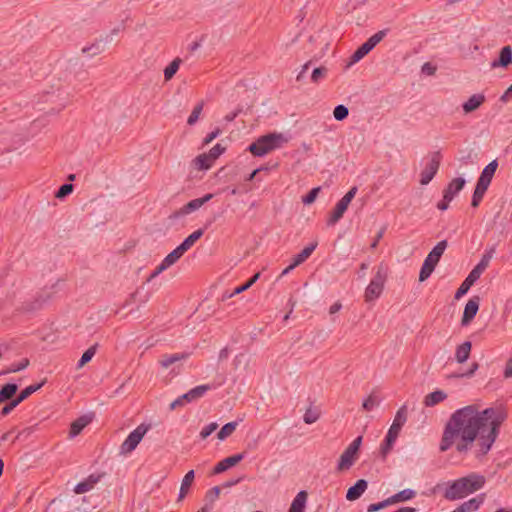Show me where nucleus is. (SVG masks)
Instances as JSON below:
<instances>
[{"label": "nucleus", "instance_id": "1", "mask_svg": "<svg viewBox=\"0 0 512 512\" xmlns=\"http://www.w3.org/2000/svg\"><path fill=\"white\" fill-rule=\"evenodd\" d=\"M505 419V412L499 408L480 411L473 404L457 409L444 427L439 449L445 452L455 445L459 454L473 450L475 457L481 458L490 451Z\"/></svg>", "mask_w": 512, "mask_h": 512}, {"label": "nucleus", "instance_id": "2", "mask_svg": "<svg viewBox=\"0 0 512 512\" xmlns=\"http://www.w3.org/2000/svg\"><path fill=\"white\" fill-rule=\"evenodd\" d=\"M486 483L484 475L471 472L468 475L449 481L444 490V498L449 501L460 500L481 490Z\"/></svg>", "mask_w": 512, "mask_h": 512}, {"label": "nucleus", "instance_id": "3", "mask_svg": "<svg viewBox=\"0 0 512 512\" xmlns=\"http://www.w3.org/2000/svg\"><path fill=\"white\" fill-rule=\"evenodd\" d=\"M289 142V137L283 133L273 132L260 136L255 142L249 145L248 151L254 156L262 157L273 150L282 148Z\"/></svg>", "mask_w": 512, "mask_h": 512}, {"label": "nucleus", "instance_id": "4", "mask_svg": "<svg viewBox=\"0 0 512 512\" xmlns=\"http://www.w3.org/2000/svg\"><path fill=\"white\" fill-rule=\"evenodd\" d=\"M407 421V406H401L396 412L392 425L390 426L384 442L381 445V453L386 456L393 448L399 433Z\"/></svg>", "mask_w": 512, "mask_h": 512}, {"label": "nucleus", "instance_id": "5", "mask_svg": "<svg viewBox=\"0 0 512 512\" xmlns=\"http://www.w3.org/2000/svg\"><path fill=\"white\" fill-rule=\"evenodd\" d=\"M447 240H442L436 244V246L429 252L427 257L425 258L420 273H419V281L423 282L427 280L430 275L433 273L436 265L438 264L441 256L447 248Z\"/></svg>", "mask_w": 512, "mask_h": 512}, {"label": "nucleus", "instance_id": "6", "mask_svg": "<svg viewBox=\"0 0 512 512\" xmlns=\"http://www.w3.org/2000/svg\"><path fill=\"white\" fill-rule=\"evenodd\" d=\"M387 275L388 267L385 264L380 263L377 266V270L374 277L371 279L369 285L366 287L365 300L367 302L374 301L382 294L384 284L387 280Z\"/></svg>", "mask_w": 512, "mask_h": 512}, {"label": "nucleus", "instance_id": "7", "mask_svg": "<svg viewBox=\"0 0 512 512\" xmlns=\"http://www.w3.org/2000/svg\"><path fill=\"white\" fill-rule=\"evenodd\" d=\"M362 439H363L362 436H358L344 450V452L341 454L339 461H338V465H337L338 471H345V470L350 469L353 466V464L355 463V461L358 458V452H359L360 446L362 444Z\"/></svg>", "mask_w": 512, "mask_h": 512}, {"label": "nucleus", "instance_id": "8", "mask_svg": "<svg viewBox=\"0 0 512 512\" xmlns=\"http://www.w3.org/2000/svg\"><path fill=\"white\" fill-rule=\"evenodd\" d=\"M148 428V426L141 424L132 432H130V434L127 436V438L120 446V453L126 455L135 450L140 441L142 440V438L144 437V435L147 433Z\"/></svg>", "mask_w": 512, "mask_h": 512}, {"label": "nucleus", "instance_id": "9", "mask_svg": "<svg viewBox=\"0 0 512 512\" xmlns=\"http://www.w3.org/2000/svg\"><path fill=\"white\" fill-rule=\"evenodd\" d=\"M442 155L439 151L433 152L430 155L429 161L426 163L424 169L420 174V184L427 185L429 184L434 176L437 174L440 163H441Z\"/></svg>", "mask_w": 512, "mask_h": 512}, {"label": "nucleus", "instance_id": "10", "mask_svg": "<svg viewBox=\"0 0 512 512\" xmlns=\"http://www.w3.org/2000/svg\"><path fill=\"white\" fill-rule=\"evenodd\" d=\"M386 35V30H381L372 35L351 55L350 63H356L366 56Z\"/></svg>", "mask_w": 512, "mask_h": 512}, {"label": "nucleus", "instance_id": "11", "mask_svg": "<svg viewBox=\"0 0 512 512\" xmlns=\"http://www.w3.org/2000/svg\"><path fill=\"white\" fill-rule=\"evenodd\" d=\"M184 251L181 250L179 246H177L173 251H171L163 260L162 262L155 268L153 273L151 274L150 278H155L159 274H161L163 271L174 265L183 255Z\"/></svg>", "mask_w": 512, "mask_h": 512}, {"label": "nucleus", "instance_id": "12", "mask_svg": "<svg viewBox=\"0 0 512 512\" xmlns=\"http://www.w3.org/2000/svg\"><path fill=\"white\" fill-rule=\"evenodd\" d=\"M480 306V297H471L465 305L463 316L461 319V325L463 327L468 326L475 318Z\"/></svg>", "mask_w": 512, "mask_h": 512}, {"label": "nucleus", "instance_id": "13", "mask_svg": "<svg viewBox=\"0 0 512 512\" xmlns=\"http://www.w3.org/2000/svg\"><path fill=\"white\" fill-rule=\"evenodd\" d=\"M105 473H99V474H91L83 481L79 482L74 487V493L75 494H83L86 493L94 488V486L100 482V480L104 477Z\"/></svg>", "mask_w": 512, "mask_h": 512}, {"label": "nucleus", "instance_id": "14", "mask_svg": "<svg viewBox=\"0 0 512 512\" xmlns=\"http://www.w3.org/2000/svg\"><path fill=\"white\" fill-rule=\"evenodd\" d=\"M497 167H498L497 160H493L488 165H486L484 167L483 171L481 172L480 177L477 180V184L488 188L493 179V176L497 170Z\"/></svg>", "mask_w": 512, "mask_h": 512}, {"label": "nucleus", "instance_id": "15", "mask_svg": "<svg viewBox=\"0 0 512 512\" xmlns=\"http://www.w3.org/2000/svg\"><path fill=\"white\" fill-rule=\"evenodd\" d=\"M243 457H244V455L242 453L229 456V457L221 460L220 462H218L216 464V466L214 467L213 472L215 474H220V473L226 471L227 469H229L230 467L237 465L243 459Z\"/></svg>", "mask_w": 512, "mask_h": 512}, {"label": "nucleus", "instance_id": "16", "mask_svg": "<svg viewBox=\"0 0 512 512\" xmlns=\"http://www.w3.org/2000/svg\"><path fill=\"white\" fill-rule=\"evenodd\" d=\"M486 98L482 93L473 94L467 101L462 104V108L465 114L474 112L477 110L484 102Z\"/></svg>", "mask_w": 512, "mask_h": 512}, {"label": "nucleus", "instance_id": "17", "mask_svg": "<svg viewBox=\"0 0 512 512\" xmlns=\"http://www.w3.org/2000/svg\"><path fill=\"white\" fill-rule=\"evenodd\" d=\"M368 483L364 479H359L353 486H351L346 493V498L349 501H355L359 499L362 494L366 491Z\"/></svg>", "mask_w": 512, "mask_h": 512}, {"label": "nucleus", "instance_id": "18", "mask_svg": "<svg viewBox=\"0 0 512 512\" xmlns=\"http://www.w3.org/2000/svg\"><path fill=\"white\" fill-rule=\"evenodd\" d=\"M512 62V48L504 46L499 53V58L491 63L492 68L507 67Z\"/></svg>", "mask_w": 512, "mask_h": 512}, {"label": "nucleus", "instance_id": "19", "mask_svg": "<svg viewBox=\"0 0 512 512\" xmlns=\"http://www.w3.org/2000/svg\"><path fill=\"white\" fill-rule=\"evenodd\" d=\"M465 179L462 177H457L452 179L447 187L443 190V194L448 195L451 197V199H454V197L464 188L465 186Z\"/></svg>", "mask_w": 512, "mask_h": 512}, {"label": "nucleus", "instance_id": "20", "mask_svg": "<svg viewBox=\"0 0 512 512\" xmlns=\"http://www.w3.org/2000/svg\"><path fill=\"white\" fill-rule=\"evenodd\" d=\"M480 277L474 273L472 270L468 274V276L465 278V280L461 283L459 288L457 289L455 293V299H460L462 296H464L471 286L479 279Z\"/></svg>", "mask_w": 512, "mask_h": 512}, {"label": "nucleus", "instance_id": "21", "mask_svg": "<svg viewBox=\"0 0 512 512\" xmlns=\"http://www.w3.org/2000/svg\"><path fill=\"white\" fill-rule=\"evenodd\" d=\"M189 356H190V353H187V352L175 353V354H165L160 358L159 364L161 365L162 368L167 369L172 364H174L178 361L186 360L187 358H189Z\"/></svg>", "mask_w": 512, "mask_h": 512}, {"label": "nucleus", "instance_id": "22", "mask_svg": "<svg viewBox=\"0 0 512 512\" xmlns=\"http://www.w3.org/2000/svg\"><path fill=\"white\" fill-rule=\"evenodd\" d=\"M307 498L308 494L306 491L298 492L294 497L288 512H305Z\"/></svg>", "mask_w": 512, "mask_h": 512}, {"label": "nucleus", "instance_id": "23", "mask_svg": "<svg viewBox=\"0 0 512 512\" xmlns=\"http://www.w3.org/2000/svg\"><path fill=\"white\" fill-rule=\"evenodd\" d=\"M349 204L344 202L343 200H339L334 208V210L331 212L330 217L327 221L328 225H335L344 215L348 208Z\"/></svg>", "mask_w": 512, "mask_h": 512}, {"label": "nucleus", "instance_id": "24", "mask_svg": "<svg viewBox=\"0 0 512 512\" xmlns=\"http://www.w3.org/2000/svg\"><path fill=\"white\" fill-rule=\"evenodd\" d=\"M472 344L470 341H465L458 345L455 350V359L458 363H464L468 360L471 353Z\"/></svg>", "mask_w": 512, "mask_h": 512}, {"label": "nucleus", "instance_id": "25", "mask_svg": "<svg viewBox=\"0 0 512 512\" xmlns=\"http://www.w3.org/2000/svg\"><path fill=\"white\" fill-rule=\"evenodd\" d=\"M91 418L84 415L76 419L71 423L69 435L71 438L76 437L79 435L82 430L90 423Z\"/></svg>", "mask_w": 512, "mask_h": 512}, {"label": "nucleus", "instance_id": "26", "mask_svg": "<svg viewBox=\"0 0 512 512\" xmlns=\"http://www.w3.org/2000/svg\"><path fill=\"white\" fill-rule=\"evenodd\" d=\"M195 473L194 470L188 471L184 478L182 479L179 495H178V501H182L186 495L189 492V489L194 481Z\"/></svg>", "mask_w": 512, "mask_h": 512}, {"label": "nucleus", "instance_id": "27", "mask_svg": "<svg viewBox=\"0 0 512 512\" xmlns=\"http://www.w3.org/2000/svg\"><path fill=\"white\" fill-rule=\"evenodd\" d=\"M213 198V194H206L201 198H196L191 201H189L187 204L184 205L185 210L184 213H192L196 210H198L200 207H202L205 203H207L209 200Z\"/></svg>", "mask_w": 512, "mask_h": 512}, {"label": "nucleus", "instance_id": "28", "mask_svg": "<svg viewBox=\"0 0 512 512\" xmlns=\"http://www.w3.org/2000/svg\"><path fill=\"white\" fill-rule=\"evenodd\" d=\"M447 398V394L442 390H436L427 394L424 398V405L426 407H433L438 403L444 401Z\"/></svg>", "mask_w": 512, "mask_h": 512}, {"label": "nucleus", "instance_id": "29", "mask_svg": "<svg viewBox=\"0 0 512 512\" xmlns=\"http://www.w3.org/2000/svg\"><path fill=\"white\" fill-rule=\"evenodd\" d=\"M217 386L214 384H203L196 386L189 390L190 399L194 401L202 398L208 391L215 389Z\"/></svg>", "mask_w": 512, "mask_h": 512}, {"label": "nucleus", "instance_id": "30", "mask_svg": "<svg viewBox=\"0 0 512 512\" xmlns=\"http://www.w3.org/2000/svg\"><path fill=\"white\" fill-rule=\"evenodd\" d=\"M317 245H318L317 242L310 243L300 253L295 255V257L293 259L294 265L298 266V265L302 264L303 262H305L311 256L313 251L316 249Z\"/></svg>", "mask_w": 512, "mask_h": 512}, {"label": "nucleus", "instance_id": "31", "mask_svg": "<svg viewBox=\"0 0 512 512\" xmlns=\"http://www.w3.org/2000/svg\"><path fill=\"white\" fill-rule=\"evenodd\" d=\"M203 229H198L191 233L184 241L179 245L181 250L187 252L203 235Z\"/></svg>", "mask_w": 512, "mask_h": 512}, {"label": "nucleus", "instance_id": "32", "mask_svg": "<svg viewBox=\"0 0 512 512\" xmlns=\"http://www.w3.org/2000/svg\"><path fill=\"white\" fill-rule=\"evenodd\" d=\"M416 496V492L412 489H404L390 497L389 500H390V503L391 505L392 504H395V503H399V502H404V501H407V500H411L413 499L414 497Z\"/></svg>", "mask_w": 512, "mask_h": 512}, {"label": "nucleus", "instance_id": "33", "mask_svg": "<svg viewBox=\"0 0 512 512\" xmlns=\"http://www.w3.org/2000/svg\"><path fill=\"white\" fill-rule=\"evenodd\" d=\"M18 386L14 383H7L0 389V403L10 400L17 392Z\"/></svg>", "mask_w": 512, "mask_h": 512}, {"label": "nucleus", "instance_id": "34", "mask_svg": "<svg viewBox=\"0 0 512 512\" xmlns=\"http://www.w3.org/2000/svg\"><path fill=\"white\" fill-rule=\"evenodd\" d=\"M182 63L181 58L176 57L165 69L164 79L170 81L179 70L180 64Z\"/></svg>", "mask_w": 512, "mask_h": 512}, {"label": "nucleus", "instance_id": "35", "mask_svg": "<svg viewBox=\"0 0 512 512\" xmlns=\"http://www.w3.org/2000/svg\"><path fill=\"white\" fill-rule=\"evenodd\" d=\"M493 250L485 253L480 262L472 269L474 273H476L479 277L481 274L485 271V269L488 267L490 260L492 258Z\"/></svg>", "mask_w": 512, "mask_h": 512}, {"label": "nucleus", "instance_id": "36", "mask_svg": "<svg viewBox=\"0 0 512 512\" xmlns=\"http://www.w3.org/2000/svg\"><path fill=\"white\" fill-rule=\"evenodd\" d=\"M43 384L44 382L27 386L20 392V394L15 398V400L17 401L18 404H20L34 392L38 391L43 386Z\"/></svg>", "mask_w": 512, "mask_h": 512}, {"label": "nucleus", "instance_id": "37", "mask_svg": "<svg viewBox=\"0 0 512 512\" xmlns=\"http://www.w3.org/2000/svg\"><path fill=\"white\" fill-rule=\"evenodd\" d=\"M487 190H488V188L476 183V187H475L474 193L472 195V201H471L472 207L476 208L480 205Z\"/></svg>", "mask_w": 512, "mask_h": 512}, {"label": "nucleus", "instance_id": "38", "mask_svg": "<svg viewBox=\"0 0 512 512\" xmlns=\"http://www.w3.org/2000/svg\"><path fill=\"white\" fill-rule=\"evenodd\" d=\"M194 162L196 167L200 170H207L213 164V161L209 159L207 154H200L195 158Z\"/></svg>", "mask_w": 512, "mask_h": 512}, {"label": "nucleus", "instance_id": "39", "mask_svg": "<svg viewBox=\"0 0 512 512\" xmlns=\"http://www.w3.org/2000/svg\"><path fill=\"white\" fill-rule=\"evenodd\" d=\"M237 423L236 422H229L225 424L220 431L217 433V437L219 440H224L227 437H229L236 429Z\"/></svg>", "mask_w": 512, "mask_h": 512}, {"label": "nucleus", "instance_id": "40", "mask_svg": "<svg viewBox=\"0 0 512 512\" xmlns=\"http://www.w3.org/2000/svg\"><path fill=\"white\" fill-rule=\"evenodd\" d=\"M29 365V359L23 358L19 363L11 364L7 369L1 372L2 375L14 373L25 369Z\"/></svg>", "mask_w": 512, "mask_h": 512}, {"label": "nucleus", "instance_id": "41", "mask_svg": "<svg viewBox=\"0 0 512 512\" xmlns=\"http://www.w3.org/2000/svg\"><path fill=\"white\" fill-rule=\"evenodd\" d=\"M97 344H94L93 346L89 347L82 355L78 362V367H83L85 364H87L93 356L96 354L97 351Z\"/></svg>", "mask_w": 512, "mask_h": 512}, {"label": "nucleus", "instance_id": "42", "mask_svg": "<svg viewBox=\"0 0 512 512\" xmlns=\"http://www.w3.org/2000/svg\"><path fill=\"white\" fill-rule=\"evenodd\" d=\"M202 110H203V102H200L193 108L190 116L188 117V120H187L188 125H194L198 121Z\"/></svg>", "mask_w": 512, "mask_h": 512}, {"label": "nucleus", "instance_id": "43", "mask_svg": "<svg viewBox=\"0 0 512 512\" xmlns=\"http://www.w3.org/2000/svg\"><path fill=\"white\" fill-rule=\"evenodd\" d=\"M349 115V110L344 105H337L333 110V116L338 121H343Z\"/></svg>", "mask_w": 512, "mask_h": 512}, {"label": "nucleus", "instance_id": "44", "mask_svg": "<svg viewBox=\"0 0 512 512\" xmlns=\"http://www.w3.org/2000/svg\"><path fill=\"white\" fill-rule=\"evenodd\" d=\"M485 500V494H479L478 496L471 498L470 500L466 501L468 506L470 507L471 512L476 511L480 508V506L483 504Z\"/></svg>", "mask_w": 512, "mask_h": 512}, {"label": "nucleus", "instance_id": "45", "mask_svg": "<svg viewBox=\"0 0 512 512\" xmlns=\"http://www.w3.org/2000/svg\"><path fill=\"white\" fill-rule=\"evenodd\" d=\"M221 488L214 486L206 492L205 500L210 504H213L220 496Z\"/></svg>", "mask_w": 512, "mask_h": 512}, {"label": "nucleus", "instance_id": "46", "mask_svg": "<svg viewBox=\"0 0 512 512\" xmlns=\"http://www.w3.org/2000/svg\"><path fill=\"white\" fill-rule=\"evenodd\" d=\"M319 412L315 409L308 408L304 414L303 420L306 424H312L319 419Z\"/></svg>", "mask_w": 512, "mask_h": 512}, {"label": "nucleus", "instance_id": "47", "mask_svg": "<svg viewBox=\"0 0 512 512\" xmlns=\"http://www.w3.org/2000/svg\"><path fill=\"white\" fill-rule=\"evenodd\" d=\"M225 151V147H223L221 144H216L214 147H212L207 154L209 159L213 162Z\"/></svg>", "mask_w": 512, "mask_h": 512}, {"label": "nucleus", "instance_id": "48", "mask_svg": "<svg viewBox=\"0 0 512 512\" xmlns=\"http://www.w3.org/2000/svg\"><path fill=\"white\" fill-rule=\"evenodd\" d=\"M218 428V424L216 422H212L205 427L202 428L200 431V438L206 439L208 436H210L216 429Z\"/></svg>", "mask_w": 512, "mask_h": 512}, {"label": "nucleus", "instance_id": "49", "mask_svg": "<svg viewBox=\"0 0 512 512\" xmlns=\"http://www.w3.org/2000/svg\"><path fill=\"white\" fill-rule=\"evenodd\" d=\"M73 191V185L72 184H63L58 191L56 192L55 196L59 199H62L69 194H71Z\"/></svg>", "mask_w": 512, "mask_h": 512}, {"label": "nucleus", "instance_id": "50", "mask_svg": "<svg viewBox=\"0 0 512 512\" xmlns=\"http://www.w3.org/2000/svg\"><path fill=\"white\" fill-rule=\"evenodd\" d=\"M327 73V69L325 67H318V68H315L312 72V75H311V80L314 82V83H317L319 82L322 78L325 77Z\"/></svg>", "mask_w": 512, "mask_h": 512}, {"label": "nucleus", "instance_id": "51", "mask_svg": "<svg viewBox=\"0 0 512 512\" xmlns=\"http://www.w3.org/2000/svg\"><path fill=\"white\" fill-rule=\"evenodd\" d=\"M388 505H391L389 498L378 503L370 504L367 508V512H376L387 507Z\"/></svg>", "mask_w": 512, "mask_h": 512}, {"label": "nucleus", "instance_id": "52", "mask_svg": "<svg viewBox=\"0 0 512 512\" xmlns=\"http://www.w3.org/2000/svg\"><path fill=\"white\" fill-rule=\"evenodd\" d=\"M377 405V398L373 395H370L366 400H364L362 407L366 411H372Z\"/></svg>", "mask_w": 512, "mask_h": 512}, {"label": "nucleus", "instance_id": "53", "mask_svg": "<svg viewBox=\"0 0 512 512\" xmlns=\"http://www.w3.org/2000/svg\"><path fill=\"white\" fill-rule=\"evenodd\" d=\"M320 191V187H316V188H313L309 191L308 194H306L303 198H302V202L304 204H311L315 201L318 193Z\"/></svg>", "mask_w": 512, "mask_h": 512}, {"label": "nucleus", "instance_id": "54", "mask_svg": "<svg viewBox=\"0 0 512 512\" xmlns=\"http://www.w3.org/2000/svg\"><path fill=\"white\" fill-rule=\"evenodd\" d=\"M19 404L15 399H12L7 405H5L1 410L2 416H7L15 407H17Z\"/></svg>", "mask_w": 512, "mask_h": 512}, {"label": "nucleus", "instance_id": "55", "mask_svg": "<svg viewBox=\"0 0 512 512\" xmlns=\"http://www.w3.org/2000/svg\"><path fill=\"white\" fill-rule=\"evenodd\" d=\"M452 200L453 199H451V197H449L448 195L443 194V199L437 203V208L442 210V211L447 210L448 207H449V203Z\"/></svg>", "mask_w": 512, "mask_h": 512}, {"label": "nucleus", "instance_id": "56", "mask_svg": "<svg viewBox=\"0 0 512 512\" xmlns=\"http://www.w3.org/2000/svg\"><path fill=\"white\" fill-rule=\"evenodd\" d=\"M82 51L83 53H90V55H97L102 52V49L99 44H93L89 47H84Z\"/></svg>", "mask_w": 512, "mask_h": 512}, {"label": "nucleus", "instance_id": "57", "mask_svg": "<svg viewBox=\"0 0 512 512\" xmlns=\"http://www.w3.org/2000/svg\"><path fill=\"white\" fill-rule=\"evenodd\" d=\"M220 133H221L220 128H216L212 132L208 133L203 141V145H208L209 143H211L216 137L219 136Z\"/></svg>", "mask_w": 512, "mask_h": 512}, {"label": "nucleus", "instance_id": "58", "mask_svg": "<svg viewBox=\"0 0 512 512\" xmlns=\"http://www.w3.org/2000/svg\"><path fill=\"white\" fill-rule=\"evenodd\" d=\"M358 189L356 186L352 187L342 198L341 200H343L344 202H346L347 204H350V202L353 200V198L355 197L356 193H357Z\"/></svg>", "mask_w": 512, "mask_h": 512}, {"label": "nucleus", "instance_id": "59", "mask_svg": "<svg viewBox=\"0 0 512 512\" xmlns=\"http://www.w3.org/2000/svg\"><path fill=\"white\" fill-rule=\"evenodd\" d=\"M184 210H185V207H181L180 209L174 211L170 216H169V219L171 220H176V219H179V218H183L185 217L186 215H188L189 213H184Z\"/></svg>", "mask_w": 512, "mask_h": 512}, {"label": "nucleus", "instance_id": "60", "mask_svg": "<svg viewBox=\"0 0 512 512\" xmlns=\"http://www.w3.org/2000/svg\"><path fill=\"white\" fill-rule=\"evenodd\" d=\"M512 99V84L508 87V89L504 92V94L501 96L500 100L502 102H508Z\"/></svg>", "mask_w": 512, "mask_h": 512}, {"label": "nucleus", "instance_id": "61", "mask_svg": "<svg viewBox=\"0 0 512 512\" xmlns=\"http://www.w3.org/2000/svg\"><path fill=\"white\" fill-rule=\"evenodd\" d=\"M478 368H479V364L477 362H474L471 365V368L469 369V371H467L464 374H461L460 376L461 377H470V376H472L477 371Z\"/></svg>", "mask_w": 512, "mask_h": 512}, {"label": "nucleus", "instance_id": "62", "mask_svg": "<svg viewBox=\"0 0 512 512\" xmlns=\"http://www.w3.org/2000/svg\"><path fill=\"white\" fill-rule=\"evenodd\" d=\"M385 232V228H382L376 235L374 241L371 243V248L375 249L380 241V239L383 237Z\"/></svg>", "mask_w": 512, "mask_h": 512}, {"label": "nucleus", "instance_id": "63", "mask_svg": "<svg viewBox=\"0 0 512 512\" xmlns=\"http://www.w3.org/2000/svg\"><path fill=\"white\" fill-rule=\"evenodd\" d=\"M248 288H250V286L248 285V283L246 282L245 284L241 285V286H238L237 288L234 289L233 293H231L229 295V297H232L234 295H237V294H240L242 292H244L245 290H247Z\"/></svg>", "mask_w": 512, "mask_h": 512}, {"label": "nucleus", "instance_id": "64", "mask_svg": "<svg viewBox=\"0 0 512 512\" xmlns=\"http://www.w3.org/2000/svg\"><path fill=\"white\" fill-rule=\"evenodd\" d=\"M186 403L180 399V396L175 399L171 404H170V409L171 410H174L176 409L177 407H181V406H184Z\"/></svg>", "mask_w": 512, "mask_h": 512}]
</instances>
